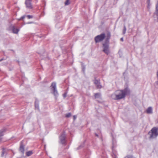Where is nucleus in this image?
Returning <instances> with one entry per match:
<instances>
[{
  "label": "nucleus",
  "mask_w": 158,
  "mask_h": 158,
  "mask_svg": "<svg viewBox=\"0 0 158 158\" xmlns=\"http://www.w3.org/2000/svg\"><path fill=\"white\" fill-rule=\"evenodd\" d=\"M25 18V16H22L20 18V19H19V20H21L22 19H23L24 18Z\"/></svg>",
  "instance_id": "a878e982"
},
{
  "label": "nucleus",
  "mask_w": 158,
  "mask_h": 158,
  "mask_svg": "<svg viewBox=\"0 0 158 158\" xmlns=\"http://www.w3.org/2000/svg\"><path fill=\"white\" fill-rule=\"evenodd\" d=\"M27 17L28 18V19H30L31 18H32V16L30 15H28L27 16Z\"/></svg>",
  "instance_id": "393cba45"
},
{
  "label": "nucleus",
  "mask_w": 158,
  "mask_h": 158,
  "mask_svg": "<svg viewBox=\"0 0 158 158\" xmlns=\"http://www.w3.org/2000/svg\"><path fill=\"white\" fill-rule=\"evenodd\" d=\"M127 158H135L133 156L131 155L127 156Z\"/></svg>",
  "instance_id": "4be33fe9"
},
{
  "label": "nucleus",
  "mask_w": 158,
  "mask_h": 158,
  "mask_svg": "<svg viewBox=\"0 0 158 158\" xmlns=\"http://www.w3.org/2000/svg\"><path fill=\"white\" fill-rule=\"evenodd\" d=\"M116 91L118 100L124 98L126 95L130 94V90L127 88H126L123 90H118Z\"/></svg>",
  "instance_id": "f03ea898"
},
{
  "label": "nucleus",
  "mask_w": 158,
  "mask_h": 158,
  "mask_svg": "<svg viewBox=\"0 0 158 158\" xmlns=\"http://www.w3.org/2000/svg\"><path fill=\"white\" fill-rule=\"evenodd\" d=\"M94 84L96 85L98 88L100 89L102 87V85H100V80L95 79L94 81Z\"/></svg>",
  "instance_id": "1a4fd4ad"
},
{
  "label": "nucleus",
  "mask_w": 158,
  "mask_h": 158,
  "mask_svg": "<svg viewBox=\"0 0 158 158\" xmlns=\"http://www.w3.org/2000/svg\"><path fill=\"white\" fill-rule=\"evenodd\" d=\"M65 132H64L61 134V135L59 137L60 140V141L61 143L62 144H64L65 143Z\"/></svg>",
  "instance_id": "423d86ee"
},
{
  "label": "nucleus",
  "mask_w": 158,
  "mask_h": 158,
  "mask_svg": "<svg viewBox=\"0 0 158 158\" xmlns=\"http://www.w3.org/2000/svg\"><path fill=\"white\" fill-rule=\"evenodd\" d=\"M44 148L45 149L46 148V145H44Z\"/></svg>",
  "instance_id": "2f4dec72"
},
{
  "label": "nucleus",
  "mask_w": 158,
  "mask_h": 158,
  "mask_svg": "<svg viewBox=\"0 0 158 158\" xmlns=\"http://www.w3.org/2000/svg\"><path fill=\"white\" fill-rule=\"evenodd\" d=\"M150 2V0H148V1H147V3L148 4V6H149V5Z\"/></svg>",
  "instance_id": "bb28decb"
},
{
  "label": "nucleus",
  "mask_w": 158,
  "mask_h": 158,
  "mask_svg": "<svg viewBox=\"0 0 158 158\" xmlns=\"http://www.w3.org/2000/svg\"><path fill=\"white\" fill-rule=\"evenodd\" d=\"M1 60H0V61H1Z\"/></svg>",
  "instance_id": "473e14b6"
},
{
  "label": "nucleus",
  "mask_w": 158,
  "mask_h": 158,
  "mask_svg": "<svg viewBox=\"0 0 158 158\" xmlns=\"http://www.w3.org/2000/svg\"><path fill=\"white\" fill-rule=\"evenodd\" d=\"M10 27L12 29L13 32L14 33L17 34L19 31V30L15 27L13 25L10 26Z\"/></svg>",
  "instance_id": "9d476101"
},
{
  "label": "nucleus",
  "mask_w": 158,
  "mask_h": 158,
  "mask_svg": "<svg viewBox=\"0 0 158 158\" xmlns=\"http://www.w3.org/2000/svg\"><path fill=\"white\" fill-rule=\"evenodd\" d=\"M95 135H96V136H98V135H97V134H95Z\"/></svg>",
  "instance_id": "7c9ffc66"
},
{
  "label": "nucleus",
  "mask_w": 158,
  "mask_h": 158,
  "mask_svg": "<svg viewBox=\"0 0 158 158\" xmlns=\"http://www.w3.org/2000/svg\"><path fill=\"white\" fill-rule=\"evenodd\" d=\"M67 96V93H65L63 94V97L64 98H65Z\"/></svg>",
  "instance_id": "b1692460"
},
{
  "label": "nucleus",
  "mask_w": 158,
  "mask_h": 158,
  "mask_svg": "<svg viewBox=\"0 0 158 158\" xmlns=\"http://www.w3.org/2000/svg\"><path fill=\"white\" fill-rule=\"evenodd\" d=\"M71 116V114L70 113H69L66 114V117L68 118L70 117Z\"/></svg>",
  "instance_id": "f3484780"
},
{
  "label": "nucleus",
  "mask_w": 158,
  "mask_h": 158,
  "mask_svg": "<svg viewBox=\"0 0 158 158\" xmlns=\"http://www.w3.org/2000/svg\"><path fill=\"white\" fill-rule=\"evenodd\" d=\"M120 40H121L122 41H123V38H121Z\"/></svg>",
  "instance_id": "c756f323"
},
{
  "label": "nucleus",
  "mask_w": 158,
  "mask_h": 158,
  "mask_svg": "<svg viewBox=\"0 0 158 158\" xmlns=\"http://www.w3.org/2000/svg\"><path fill=\"white\" fill-rule=\"evenodd\" d=\"M32 0H26L25 4L27 7L31 9L32 8L31 4V1Z\"/></svg>",
  "instance_id": "6e6552de"
},
{
  "label": "nucleus",
  "mask_w": 158,
  "mask_h": 158,
  "mask_svg": "<svg viewBox=\"0 0 158 158\" xmlns=\"http://www.w3.org/2000/svg\"><path fill=\"white\" fill-rule=\"evenodd\" d=\"M5 153V151L4 150H3L2 154H1V156H3Z\"/></svg>",
  "instance_id": "5701e85b"
},
{
  "label": "nucleus",
  "mask_w": 158,
  "mask_h": 158,
  "mask_svg": "<svg viewBox=\"0 0 158 158\" xmlns=\"http://www.w3.org/2000/svg\"><path fill=\"white\" fill-rule=\"evenodd\" d=\"M154 14L156 16L157 22H158V12H155Z\"/></svg>",
  "instance_id": "412c9836"
},
{
  "label": "nucleus",
  "mask_w": 158,
  "mask_h": 158,
  "mask_svg": "<svg viewBox=\"0 0 158 158\" xmlns=\"http://www.w3.org/2000/svg\"><path fill=\"white\" fill-rule=\"evenodd\" d=\"M111 97L112 99L117 100H118V98L117 96V94L116 91H115L114 93L111 96Z\"/></svg>",
  "instance_id": "9b49d317"
},
{
  "label": "nucleus",
  "mask_w": 158,
  "mask_h": 158,
  "mask_svg": "<svg viewBox=\"0 0 158 158\" xmlns=\"http://www.w3.org/2000/svg\"><path fill=\"white\" fill-rule=\"evenodd\" d=\"M147 112L148 114H151L152 112V108L151 107H149L147 110Z\"/></svg>",
  "instance_id": "f8f14e48"
},
{
  "label": "nucleus",
  "mask_w": 158,
  "mask_h": 158,
  "mask_svg": "<svg viewBox=\"0 0 158 158\" xmlns=\"http://www.w3.org/2000/svg\"><path fill=\"white\" fill-rule=\"evenodd\" d=\"M111 36V33L108 32L107 34L106 40L102 44L103 48V52L107 55H108L110 52L109 49V40Z\"/></svg>",
  "instance_id": "f257e3e1"
},
{
  "label": "nucleus",
  "mask_w": 158,
  "mask_h": 158,
  "mask_svg": "<svg viewBox=\"0 0 158 158\" xmlns=\"http://www.w3.org/2000/svg\"><path fill=\"white\" fill-rule=\"evenodd\" d=\"M19 151L22 152L23 154L24 153V148L23 141H21L20 142Z\"/></svg>",
  "instance_id": "0eeeda50"
},
{
  "label": "nucleus",
  "mask_w": 158,
  "mask_h": 158,
  "mask_svg": "<svg viewBox=\"0 0 158 158\" xmlns=\"http://www.w3.org/2000/svg\"><path fill=\"white\" fill-rule=\"evenodd\" d=\"M150 138H155L158 136V127H154L149 132Z\"/></svg>",
  "instance_id": "20e7f679"
},
{
  "label": "nucleus",
  "mask_w": 158,
  "mask_h": 158,
  "mask_svg": "<svg viewBox=\"0 0 158 158\" xmlns=\"http://www.w3.org/2000/svg\"><path fill=\"white\" fill-rule=\"evenodd\" d=\"M83 146H84V144H82V145H81V146H80L79 147V148H81V147H83Z\"/></svg>",
  "instance_id": "c85d7f7f"
},
{
  "label": "nucleus",
  "mask_w": 158,
  "mask_h": 158,
  "mask_svg": "<svg viewBox=\"0 0 158 158\" xmlns=\"http://www.w3.org/2000/svg\"><path fill=\"white\" fill-rule=\"evenodd\" d=\"M94 96L95 98H98L101 96V94L99 93H96L95 94Z\"/></svg>",
  "instance_id": "2eb2a0df"
},
{
  "label": "nucleus",
  "mask_w": 158,
  "mask_h": 158,
  "mask_svg": "<svg viewBox=\"0 0 158 158\" xmlns=\"http://www.w3.org/2000/svg\"><path fill=\"white\" fill-rule=\"evenodd\" d=\"M156 12H158V2L156 5Z\"/></svg>",
  "instance_id": "a211bd4d"
},
{
  "label": "nucleus",
  "mask_w": 158,
  "mask_h": 158,
  "mask_svg": "<svg viewBox=\"0 0 158 158\" xmlns=\"http://www.w3.org/2000/svg\"><path fill=\"white\" fill-rule=\"evenodd\" d=\"M126 26H124V29H123V34H124L126 33Z\"/></svg>",
  "instance_id": "dca6fc26"
},
{
  "label": "nucleus",
  "mask_w": 158,
  "mask_h": 158,
  "mask_svg": "<svg viewBox=\"0 0 158 158\" xmlns=\"http://www.w3.org/2000/svg\"><path fill=\"white\" fill-rule=\"evenodd\" d=\"M69 4V0H67L65 2V5H68Z\"/></svg>",
  "instance_id": "aec40b11"
},
{
  "label": "nucleus",
  "mask_w": 158,
  "mask_h": 158,
  "mask_svg": "<svg viewBox=\"0 0 158 158\" xmlns=\"http://www.w3.org/2000/svg\"><path fill=\"white\" fill-rule=\"evenodd\" d=\"M5 131V130L4 129H2L0 131V141L1 139V137L3 136V133Z\"/></svg>",
  "instance_id": "ddd939ff"
},
{
  "label": "nucleus",
  "mask_w": 158,
  "mask_h": 158,
  "mask_svg": "<svg viewBox=\"0 0 158 158\" xmlns=\"http://www.w3.org/2000/svg\"><path fill=\"white\" fill-rule=\"evenodd\" d=\"M35 106L36 108L37 109H39V105L38 104L36 103V102L35 103Z\"/></svg>",
  "instance_id": "6ab92c4d"
},
{
  "label": "nucleus",
  "mask_w": 158,
  "mask_h": 158,
  "mask_svg": "<svg viewBox=\"0 0 158 158\" xmlns=\"http://www.w3.org/2000/svg\"><path fill=\"white\" fill-rule=\"evenodd\" d=\"M33 154V152L32 151L27 152L26 153V155L27 156H31Z\"/></svg>",
  "instance_id": "4468645a"
},
{
  "label": "nucleus",
  "mask_w": 158,
  "mask_h": 158,
  "mask_svg": "<svg viewBox=\"0 0 158 158\" xmlns=\"http://www.w3.org/2000/svg\"><path fill=\"white\" fill-rule=\"evenodd\" d=\"M73 117L74 120H75L76 118V117L75 115L73 116Z\"/></svg>",
  "instance_id": "cd10ccee"
},
{
  "label": "nucleus",
  "mask_w": 158,
  "mask_h": 158,
  "mask_svg": "<svg viewBox=\"0 0 158 158\" xmlns=\"http://www.w3.org/2000/svg\"><path fill=\"white\" fill-rule=\"evenodd\" d=\"M52 89L53 91V94L55 96L56 99H57V98L59 95V94L57 92V89L56 88V84L55 82H53L52 83Z\"/></svg>",
  "instance_id": "39448f33"
},
{
  "label": "nucleus",
  "mask_w": 158,
  "mask_h": 158,
  "mask_svg": "<svg viewBox=\"0 0 158 158\" xmlns=\"http://www.w3.org/2000/svg\"><path fill=\"white\" fill-rule=\"evenodd\" d=\"M108 32L110 33L109 31H108L106 34L105 33H103L95 36L94 38L95 42L96 43H99L102 41L104 39H105V40L106 39L107 34Z\"/></svg>",
  "instance_id": "7ed1b4c3"
}]
</instances>
